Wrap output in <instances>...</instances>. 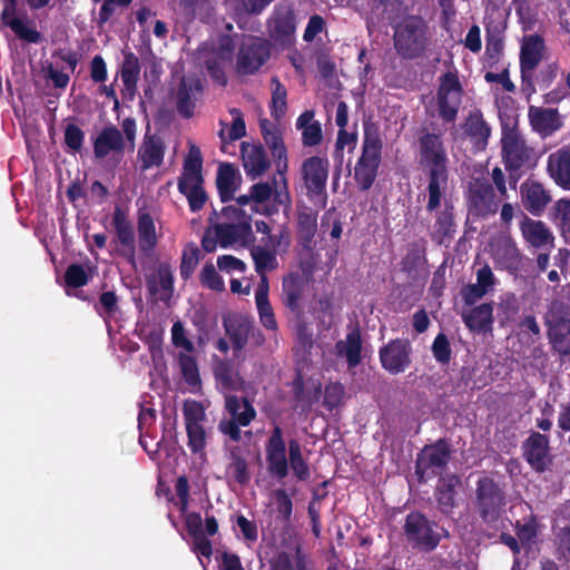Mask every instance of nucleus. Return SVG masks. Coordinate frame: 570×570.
Here are the masks:
<instances>
[{
	"mask_svg": "<svg viewBox=\"0 0 570 570\" xmlns=\"http://www.w3.org/2000/svg\"><path fill=\"white\" fill-rule=\"evenodd\" d=\"M448 163V154L441 135L424 132L419 137V166L424 171L428 181L425 209L430 214L435 213L430 236L439 245L451 240L456 232L453 205L445 204L444 208L439 210L449 188Z\"/></svg>",
	"mask_w": 570,
	"mask_h": 570,
	"instance_id": "obj_1",
	"label": "nucleus"
},
{
	"mask_svg": "<svg viewBox=\"0 0 570 570\" xmlns=\"http://www.w3.org/2000/svg\"><path fill=\"white\" fill-rule=\"evenodd\" d=\"M209 222L222 248L234 245L247 246L255 239L252 215L235 205L224 206L219 213L214 210Z\"/></svg>",
	"mask_w": 570,
	"mask_h": 570,
	"instance_id": "obj_2",
	"label": "nucleus"
},
{
	"mask_svg": "<svg viewBox=\"0 0 570 570\" xmlns=\"http://www.w3.org/2000/svg\"><path fill=\"white\" fill-rule=\"evenodd\" d=\"M429 26L421 16H406L393 27V46L404 60H416L425 56L429 48Z\"/></svg>",
	"mask_w": 570,
	"mask_h": 570,
	"instance_id": "obj_3",
	"label": "nucleus"
},
{
	"mask_svg": "<svg viewBox=\"0 0 570 570\" xmlns=\"http://www.w3.org/2000/svg\"><path fill=\"white\" fill-rule=\"evenodd\" d=\"M383 141L375 124H364L361 156L354 167V180L361 191H367L379 175L382 163Z\"/></svg>",
	"mask_w": 570,
	"mask_h": 570,
	"instance_id": "obj_4",
	"label": "nucleus"
},
{
	"mask_svg": "<svg viewBox=\"0 0 570 570\" xmlns=\"http://www.w3.org/2000/svg\"><path fill=\"white\" fill-rule=\"evenodd\" d=\"M474 505L483 523L494 525L507 505L504 487L492 476L483 475L476 481Z\"/></svg>",
	"mask_w": 570,
	"mask_h": 570,
	"instance_id": "obj_5",
	"label": "nucleus"
},
{
	"mask_svg": "<svg viewBox=\"0 0 570 570\" xmlns=\"http://www.w3.org/2000/svg\"><path fill=\"white\" fill-rule=\"evenodd\" d=\"M547 337L551 348L560 356L570 355V306L553 299L543 316Z\"/></svg>",
	"mask_w": 570,
	"mask_h": 570,
	"instance_id": "obj_6",
	"label": "nucleus"
},
{
	"mask_svg": "<svg viewBox=\"0 0 570 570\" xmlns=\"http://www.w3.org/2000/svg\"><path fill=\"white\" fill-rule=\"evenodd\" d=\"M406 541L421 551L431 552L440 544V525L419 511L410 512L403 524Z\"/></svg>",
	"mask_w": 570,
	"mask_h": 570,
	"instance_id": "obj_7",
	"label": "nucleus"
},
{
	"mask_svg": "<svg viewBox=\"0 0 570 570\" xmlns=\"http://www.w3.org/2000/svg\"><path fill=\"white\" fill-rule=\"evenodd\" d=\"M452 458V449L448 439H439L434 443L426 444L417 453L415 461V474L420 482L433 476H441Z\"/></svg>",
	"mask_w": 570,
	"mask_h": 570,
	"instance_id": "obj_8",
	"label": "nucleus"
},
{
	"mask_svg": "<svg viewBox=\"0 0 570 570\" xmlns=\"http://www.w3.org/2000/svg\"><path fill=\"white\" fill-rule=\"evenodd\" d=\"M463 87L458 71H446L439 78L436 105L439 117L445 124L456 120L462 104Z\"/></svg>",
	"mask_w": 570,
	"mask_h": 570,
	"instance_id": "obj_9",
	"label": "nucleus"
},
{
	"mask_svg": "<svg viewBox=\"0 0 570 570\" xmlns=\"http://www.w3.org/2000/svg\"><path fill=\"white\" fill-rule=\"evenodd\" d=\"M225 409L230 415L229 420H222L218 430L232 441L242 440L240 426H248L256 417L257 412L247 397H239L234 394L225 396Z\"/></svg>",
	"mask_w": 570,
	"mask_h": 570,
	"instance_id": "obj_10",
	"label": "nucleus"
},
{
	"mask_svg": "<svg viewBox=\"0 0 570 570\" xmlns=\"http://www.w3.org/2000/svg\"><path fill=\"white\" fill-rule=\"evenodd\" d=\"M330 163L327 158L312 156L306 158L301 167L302 179L309 200L322 202L325 207L327 200L326 184L328 178Z\"/></svg>",
	"mask_w": 570,
	"mask_h": 570,
	"instance_id": "obj_11",
	"label": "nucleus"
},
{
	"mask_svg": "<svg viewBox=\"0 0 570 570\" xmlns=\"http://www.w3.org/2000/svg\"><path fill=\"white\" fill-rule=\"evenodd\" d=\"M269 39L278 47L288 48L295 41L296 14L291 4L278 3L266 20Z\"/></svg>",
	"mask_w": 570,
	"mask_h": 570,
	"instance_id": "obj_12",
	"label": "nucleus"
},
{
	"mask_svg": "<svg viewBox=\"0 0 570 570\" xmlns=\"http://www.w3.org/2000/svg\"><path fill=\"white\" fill-rule=\"evenodd\" d=\"M466 204L469 215L475 218H485L494 215L499 209L492 185L483 178H475L469 184Z\"/></svg>",
	"mask_w": 570,
	"mask_h": 570,
	"instance_id": "obj_13",
	"label": "nucleus"
},
{
	"mask_svg": "<svg viewBox=\"0 0 570 570\" xmlns=\"http://www.w3.org/2000/svg\"><path fill=\"white\" fill-rule=\"evenodd\" d=\"M413 347L409 338H394L379 350L383 370L392 375L404 373L412 364Z\"/></svg>",
	"mask_w": 570,
	"mask_h": 570,
	"instance_id": "obj_14",
	"label": "nucleus"
},
{
	"mask_svg": "<svg viewBox=\"0 0 570 570\" xmlns=\"http://www.w3.org/2000/svg\"><path fill=\"white\" fill-rule=\"evenodd\" d=\"M252 197V210L263 206L271 198L274 203L283 206L284 213L292 207V197L288 190L286 174L279 175V180L273 178V183H256L249 187Z\"/></svg>",
	"mask_w": 570,
	"mask_h": 570,
	"instance_id": "obj_15",
	"label": "nucleus"
},
{
	"mask_svg": "<svg viewBox=\"0 0 570 570\" xmlns=\"http://www.w3.org/2000/svg\"><path fill=\"white\" fill-rule=\"evenodd\" d=\"M308 289V278L298 272L289 273L282 281V303L297 322L304 320V296Z\"/></svg>",
	"mask_w": 570,
	"mask_h": 570,
	"instance_id": "obj_16",
	"label": "nucleus"
},
{
	"mask_svg": "<svg viewBox=\"0 0 570 570\" xmlns=\"http://www.w3.org/2000/svg\"><path fill=\"white\" fill-rule=\"evenodd\" d=\"M271 57V45L267 40L252 37L244 42L237 57V71L242 75H253Z\"/></svg>",
	"mask_w": 570,
	"mask_h": 570,
	"instance_id": "obj_17",
	"label": "nucleus"
},
{
	"mask_svg": "<svg viewBox=\"0 0 570 570\" xmlns=\"http://www.w3.org/2000/svg\"><path fill=\"white\" fill-rule=\"evenodd\" d=\"M267 471L272 476L283 480L288 474V461L286 458V443L283 438V430L275 425L271 436L265 444Z\"/></svg>",
	"mask_w": 570,
	"mask_h": 570,
	"instance_id": "obj_18",
	"label": "nucleus"
},
{
	"mask_svg": "<svg viewBox=\"0 0 570 570\" xmlns=\"http://www.w3.org/2000/svg\"><path fill=\"white\" fill-rule=\"evenodd\" d=\"M546 50L544 40L537 33L523 37L520 50V72L522 83H531L533 71L541 62Z\"/></svg>",
	"mask_w": 570,
	"mask_h": 570,
	"instance_id": "obj_19",
	"label": "nucleus"
},
{
	"mask_svg": "<svg viewBox=\"0 0 570 570\" xmlns=\"http://www.w3.org/2000/svg\"><path fill=\"white\" fill-rule=\"evenodd\" d=\"M501 142L502 157L507 169L518 170L530 159L529 149L517 130H504Z\"/></svg>",
	"mask_w": 570,
	"mask_h": 570,
	"instance_id": "obj_20",
	"label": "nucleus"
},
{
	"mask_svg": "<svg viewBox=\"0 0 570 570\" xmlns=\"http://www.w3.org/2000/svg\"><path fill=\"white\" fill-rule=\"evenodd\" d=\"M523 458L538 473H543L552 460L549 455V439L539 432H532L522 445Z\"/></svg>",
	"mask_w": 570,
	"mask_h": 570,
	"instance_id": "obj_21",
	"label": "nucleus"
},
{
	"mask_svg": "<svg viewBox=\"0 0 570 570\" xmlns=\"http://www.w3.org/2000/svg\"><path fill=\"white\" fill-rule=\"evenodd\" d=\"M495 267L517 275L522 268V254L511 238H502L492 245Z\"/></svg>",
	"mask_w": 570,
	"mask_h": 570,
	"instance_id": "obj_22",
	"label": "nucleus"
},
{
	"mask_svg": "<svg viewBox=\"0 0 570 570\" xmlns=\"http://www.w3.org/2000/svg\"><path fill=\"white\" fill-rule=\"evenodd\" d=\"M259 128L265 144L271 149L276 173L278 175L286 174L288 169L287 149L279 129L267 119L259 121Z\"/></svg>",
	"mask_w": 570,
	"mask_h": 570,
	"instance_id": "obj_23",
	"label": "nucleus"
},
{
	"mask_svg": "<svg viewBox=\"0 0 570 570\" xmlns=\"http://www.w3.org/2000/svg\"><path fill=\"white\" fill-rule=\"evenodd\" d=\"M520 195L524 208L534 216H540L552 200L550 191L541 183L530 178L521 184Z\"/></svg>",
	"mask_w": 570,
	"mask_h": 570,
	"instance_id": "obj_24",
	"label": "nucleus"
},
{
	"mask_svg": "<svg viewBox=\"0 0 570 570\" xmlns=\"http://www.w3.org/2000/svg\"><path fill=\"white\" fill-rule=\"evenodd\" d=\"M2 4L1 20L3 24L9 27L19 39L29 43H38L41 40V33L16 16L18 0H2Z\"/></svg>",
	"mask_w": 570,
	"mask_h": 570,
	"instance_id": "obj_25",
	"label": "nucleus"
},
{
	"mask_svg": "<svg viewBox=\"0 0 570 570\" xmlns=\"http://www.w3.org/2000/svg\"><path fill=\"white\" fill-rule=\"evenodd\" d=\"M528 116L533 131L543 138L553 135L563 126L558 109L530 106Z\"/></svg>",
	"mask_w": 570,
	"mask_h": 570,
	"instance_id": "obj_26",
	"label": "nucleus"
},
{
	"mask_svg": "<svg viewBox=\"0 0 570 570\" xmlns=\"http://www.w3.org/2000/svg\"><path fill=\"white\" fill-rule=\"evenodd\" d=\"M242 160L246 175L252 179L262 177L271 167V160L262 145L242 142Z\"/></svg>",
	"mask_w": 570,
	"mask_h": 570,
	"instance_id": "obj_27",
	"label": "nucleus"
},
{
	"mask_svg": "<svg viewBox=\"0 0 570 570\" xmlns=\"http://www.w3.org/2000/svg\"><path fill=\"white\" fill-rule=\"evenodd\" d=\"M362 334L358 325L348 328L345 340L335 343V353L346 360L348 368L356 367L362 362Z\"/></svg>",
	"mask_w": 570,
	"mask_h": 570,
	"instance_id": "obj_28",
	"label": "nucleus"
},
{
	"mask_svg": "<svg viewBox=\"0 0 570 570\" xmlns=\"http://www.w3.org/2000/svg\"><path fill=\"white\" fill-rule=\"evenodd\" d=\"M165 151L166 146L160 136L146 134L138 149V159L141 170L161 166Z\"/></svg>",
	"mask_w": 570,
	"mask_h": 570,
	"instance_id": "obj_29",
	"label": "nucleus"
},
{
	"mask_svg": "<svg viewBox=\"0 0 570 570\" xmlns=\"http://www.w3.org/2000/svg\"><path fill=\"white\" fill-rule=\"evenodd\" d=\"M125 141L121 131L114 125L102 128L94 141V154L96 158H105L110 153L122 154Z\"/></svg>",
	"mask_w": 570,
	"mask_h": 570,
	"instance_id": "obj_30",
	"label": "nucleus"
},
{
	"mask_svg": "<svg viewBox=\"0 0 570 570\" xmlns=\"http://www.w3.org/2000/svg\"><path fill=\"white\" fill-rule=\"evenodd\" d=\"M547 170L557 186L570 190V148H561L551 154Z\"/></svg>",
	"mask_w": 570,
	"mask_h": 570,
	"instance_id": "obj_31",
	"label": "nucleus"
},
{
	"mask_svg": "<svg viewBox=\"0 0 570 570\" xmlns=\"http://www.w3.org/2000/svg\"><path fill=\"white\" fill-rule=\"evenodd\" d=\"M520 230L524 240L535 248L553 246L554 237L541 220H533L523 215Z\"/></svg>",
	"mask_w": 570,
	"mask_h": 570,
	"instance_id": "obj_32",
	"label": "nucleus"
},
{
	"mask_svg": "<svg viewBox=\"0 0 570 570\" xmlns=\"http://www.w3.org/2000/svg\"><path fill=\"white\" fill-rule=\"evenodd\" d=\"M461 484L460 478L455 473L441 475L435 490V499L442 513L449 514L456 505V488Z\"/></svg>",
	"mask_w": 570,
	"mask_h": 570,
	"instance_id": "obj_33",
	"label": "nucleus"
},
{
	"mask_svg": "<svg viewBox=\"0 0 570 570\" xmlns=\"http://www.w3.org/2000/svg\"><path fill=\"white\" fill-rule=\"evenodd\" d=\"M140 73L139 59L134 52L124 55L121 63L120 77L124 83L121 90L122 97L132 100L137 92V82Z\"/></svg>",
	"mask_w": 570,
	"mask_h": 570,
	"instance_id": "obj_34",
	"label": "nucleus"
},
{
	"mask_svg": "<svg viewBox=\"0 0 570 570\" xmlns=\"http://www.w3.org/2000/svg\"><path fill=\"white\" fill-rule=\"evenodd\" d=\"M317 212L308 206L297 208V236L304 248H311L317 232Z\"/></svg>",
	"mask_w": 570,
	"mask_h": 570,
	"instance_id": "obj_35",
	"label": "nucleus"
},
{
	"mask_svg": "<svg viewBox=\"0 0 570 570\" xmlns=\"http://www.w3.org/2000/svg\"><path fill=\"white\" fill-rule=\"evenodd\" d=\"M237 174L233 164L225 163L218 167L216 187L222 203H228L235 198V193L239 187Z\"/></svg>",
	"mask_w": 570,
	"mask_h": 570,
	"instance_id": "obj_36",
	"label": "nucleus"
},
{
	"mask_svg": "<svg viewBox=\"0 0 570 570\" xmlns=\"http://www.w3.org/2000/svg\"><path fill=\"white\" fill-rule=\"evenodd\" d=\"M138 246L145 255H150L157 246V234L154 218L148 212H138L137 219Z\"/></svg>",
	"mask_w": 570,
	"mask_h": 570,
	"instance_id": "obj_37",
	"label": "nucleus"
},
{
	"mask_svg": "<svg viewBox=\"0 0 570 570\" xmlns=\"http://www.w3.org/2000/svg\"><path fill=\"white\" fill-rule=\"evenodd\" d=\"M177 188L187 198L191 213L202 210L208 200V195L204 188V179H178Z\"/></svg>",
	"mask_w": 570,
	"mask_h": 570,
	"instance_id": "obj_38",
	"label": "nucleus"
},
{
	"mask_svg": "<svg viewBox=\"0 0 570 570\" xmlns=\"http://www.w3.org/2000/svg\"><path fill=\"white\" fill-rule=\"evenodd\" d=\"M464 132L478 147H485L491 135V127L484 120L481 110L471 111L465 119Z\"/></svg>",
	"mask_w": 570,
	"mask_h": 570,
	"instance_id": "obj_39",
	"label": "nucleus"
},
{
	"mask_svg": "<svg viewBox=\"0 0 570 570\" xmlns=\"http://www.w3.org/2000/svg\"><path fill=\"white\" fill-rule=\"evenodd\" d=\"M116 239L120 246H128L136 243L135 228L126 210L116 206L111 216Z\"/></svg>",
	"mask_w": 570,
	"mask_h": 570,
	"instance_id": "obj_40",
	"label": "nucleus"
},
{
	"mask_svg": "<svg viewBox=\"0 0 570 570\" xmlns=\"http://www.w3.org/2000/svg\"><path fill=\"white\" fill-rule=\"evenodd\" d=\"M191 91H203V85L200 80H181L177 92V111L181 117L186 119L193 117L196 107L195 101L190 96Z\"/></svg>",
	"mask_w": 570,
	"mask_h": 570,
	"instance_id": "obj_41",
	"label": "nucleus"
},
{
	"mask_svg": "<svg viewBox=\"0 0 570 570\" xmlns=\"http://www.w3.org/2000/svg\"><path fill=\"white\" fill-rule=\"evenodd\" d=\"M224 327L234 352L238 353L244 350L253 331V323L247 318L235 320L230 323L225 321Z\"/></svg>",
	"mask_w": 570,
	"mask_h": 570,
	"instance_id": "obj_42",
	"label": "nucleus"
},
{
	"mask_svg": "<svg viewBox=\"0 0 570 570\" xmlns=\"http://www.w3.org/2000/svg\"><path fill=\"white\" fill-rule=\"evenodd\" d=\"M465 325L478 332H485L493 323V306L491 303H483L474 308L468 315L463 316Z\"/></svg>",
	"mask_w": 570,
	"mask_h": 570,
	"instance_id": "obj_43",
	"label": "nucleus"
},
{
	"mask_svg": "<svg viewBox=\"0 0 570 570\" xmlns=\"http://www.w3.org/2000/svg\"><path fill=\"white\" fill-rule=\"evenodd\" d=\"M230 462L227 465L226 473L239 485H247L250 481V472L247 460L242 455L238 448L230 450Z\"/></svg>",
	"mask_w": 570,
	"mask_h": 570,
	"instance_id": "obj_44",
	"label": "nucleus"
},
{
	"mask_svg": "<svg viewBox=\"0 0 570 570\" xmlns=\"http://www.w3.org/2000/svg\"><path fill=\"white\" fill-rule=\"evenodd\" d=\"M272 86L269 111L275 120H279L287 111V89L276 76L272 78Z\"/></svg>",
	"mask_w": 570,
	"mask_h": 570,
	"instance_id": "obj_45",
	"label": "nucleus"
},
{
	"mask_svg": "<svg viewBox=\"0 0 570 570\" xmlns=\"http://www.w3.org/2000/svg\"><path fill=\"white\" fill-rule=\"evenodd\" d=\"M178 365L185 383L191 389L200 387L202 380L199 375L198 364L194 356L179 352Z\"/></svg>",
	"mask_w": 570,
	"mask_h": 570,
	"instance_id": "obj_46",
	"label": "nucleus"
},
{
	"mask_svg": "<svg viewBox=\"0 0 570 570\" xmlns=\"http://www.w3.org/2000/svg\"><path fill=\"white\" fill-rule=\"evenodd\" d=\"M203 157L200 149L191 146L187 157L184 160L183 171L178 179L196 180L204 179L203 177Z\"/></svg>",
	"mask_w": 570,
	"mask_h": 570,
	"instance_id": "obj_47",
	"label": "nucleus"
},
{
	"mask_svg": "<svg viewBox=\"0 0 570 570\" xmlns=\"http://www.w3.org/2000/svg\"><path fill=\"white\" fill-rule=\"evenodd\" d=\"M183 16L188 21L200 19L205 21L210 13V0H177Z\"/></svg>",
	"mask_w": 570,
	"mask_h": 570,
	"instance_id": "obj_48",
	"label": "nucleus"
},
{
	"mask_svg": "<svg viewBox=\"0 0 570 570\" xmlns=\"http://www.w3.org/2000/svg\"><path fill=\"white\" fill-rule=\"evenodd\" d=\"M291 386L293 392V399L297 403L296 406L302 405V407H311L314 404V402L318 400L321 394V385H318L315 389L313 396L311 395V393L305 392L304 377L299 371L293 379Z\"/></svg>",
	"mask_w": 570,
	"mask_h": 570,
	"instance_id": "obj_49",
	"label": "nucleus"
},
{
	"mask_svg": "<svg viewBox=\"0 0 570 570\" xmlns=\"http://www.w3.org/2000/svg\"><path fill=\"white\" fill-rule=\"evenodd\" d=\"M255 271L257 274H267L277 267L276 253L264 247H255L250 250Z\"/></svg>",
	"mask_w": 570,
	"mask_h": 570,
	"instance_id": "obj_50",
	"label": "nucleus"
},
{
	"mask_svg": "<svg viewBox=\"0 0 570 570\" xmlns=\"http://www.w3.org/2000/svg\"><path fill=\"white\" fill-rule=\"evenodd\" d=\"M199 283L203 287L208 288L214 292H224L225 291V282L223 277L218 274L216 267L213 263L207 262L199 275Z\"/></svg>",
	"mask_w": 570,
	"mask_h": 570,
	"instance_id": "obj_51",
	"label": "nucleus"
},
{
	"mask_svg": "<svg viewBox=\"0 0 570 570\" xmlns=\"http://www.w3.org/2000/svg\"><path fill=\"white\" fill-rule=\"evenodd\" d=\"M200 249L195 243H189L183 250L180 262V276L188 279L198 264Z\"/></svg>",
	"mask_w": 570,
	"mask_h": 570,
	"instance_id": "obj_52",
	"label": "nucleus"
},
{
	"mask_svg": "<svg viewBox=\"0 0 570 570\" xmlns=\"http://www.w3.org/2000/svg\"><path fill=\"white\" fill-rule=\"evenodd\" d=\"M431 351L435 361L441 365H448L452 358V348L448 336L439 333L433 340Z\"/></svg>",
	"mask_w": 570,
	"mask_h": 570,
	"instance_id": "obj_53",
	"label": "nucleus"
},
{
	"mask_svg": "<svg viewBox=\"0 0 570 570\" xmlns=\"http://www.w3.org/2000/svg\"><path fill=\"white\" fill-rule=\"evenodd\" d=\"M186 432L188 436V448L191 453L197 454L204 452L206 448V431L200 424H187Z\"/></svg>",
	"mask_w": 570,
	"mask_h": 570,
	"instance_id": "obj_54",
	"label": "nucleus"
},
{
	"mask_svg": "<svg viewBox=\"0 0 570 570\" xmlns=\"http://www.w3.org/2000/svg\"><path fill=\"white\" fill-rule=\"evenodd\" d=\"M514 528L521 542H532L538 535V518L534 514H530L523 519V522L517 521Z\"/></svg>",
	"mask_w": 570,
	"mask_h": 570,
	"instance_id": "obj_55",
	"label": "nucleus"
},
{
	"mask_svg": "<svg viewBox=\"0 0 570 570\" xmlns=\"http://www.w3.org/2000/svg\"><path fill=\"white\" fill-rule=\"evenodd\" d=\"M345 387L340 382L330 383L324 389L323 405L328 411L338 407L344 399Z\"/></svg>",
	"mask_w": 570,
	"mask_h": 570,
	"instance_id": "obj_56",
	"label": "nucleus"
},
{
	"mask_svg": "<svg viewBox=\"0 0 570 570\" xmlns=\"http://www.w3.org/2000/svg\"><path fill=\"white\" fill-rule=\"evenodd\" d=\"M185 425L200 424L206 421V413L203 404L196 400H186L183 404Z\"/></svg>",
	"mask_w": 570,
	"mask_h": 570,
	"instance_id": "obj_57",
	"label": "nucleus"
},
{
	"mask_svg": "<svg viewBox=\"0 0 570 570\" xmlns=\"http://www.w3.org/2000/svg\"><path fill=\"white\" fill-rule=\"evenodd\" d=\"M274 499L276 502L277 519L284 523L291 521L293 514V501L285 489H277L274 491Z\"/></svg>",
	"mask_w": 570,
	"mask_h": 570,
	"instance_id": "obj_58",
	"label": "nucleus"
},
{
	"mask_svg": "<svg viewBox=\"0 0 570 570\" xmlns=\"http://www.w3.org/2000/svg\"><path fill=\"white\" fill-rule=\"evenodd\" d=\"M556 558L570 564V525L561 528L556 534Z\"/></svg>",
	"mask_w": 570,
	"mask_h": 570,
	"instance_id": "obj_59",
	"label": "nucleus"
},
{
	"mask_svg": "<svg viewBox=\"0 0 570 570\" xmlns=\"http://www.w3.org/2000/svg\"><path fill=\"white\" fill-rule=\"evenodd\" d=\"M89 281V276L85 267L80 264H70L65 272V283L68 287L79 288L85 286Z\"/></svg>",
	"mask_w": 570,
	"mask_h": 570,
	"instance_id": "obj_60",
	"label": "nucleus"
},
{
	"mask_svg": "<svg viewBox=\"0 0 570 570\" xmlns=\"http://www.w3.org/2000/svg\"><path fill=\"white\" fill-rule=\"evenodd\" d=\"M261 324L272 332H277L278 324L269 299L255 301Z\"/></svg>",
	"mask_w": 570,
	"mask_h": 570,
	"instance_id": "obj_61",
	"label": "nucleus"
},
{
	"mask_svg": "<svg viewBox=\"0 0 570 570\" xmlns=\"http://www.w3.org/2000/svg\"><path fill=\"white\" fill-rule=\"evenodd\" d=\"M215 379L226 390H237L238 380L234 375L233 367L227 362H220L214 370Z\"/></svg>",
	"mask_w": 570,
	"mask_h": 570,
	"instance_id": "obj_62",
	"label": "nucleus"
},
{
	"mask_svg": "<svg viewBox=\"0 0 570 570\" xmlns=\"http://www.w3.org/2000/svg\"><path fill=\"white\" fill-rule=\"evenodd\" d=\"M171 342L174 346L185 350L187 353L195 351L194 343L187 337L181 321H176L171 326Z\"/></svg>",
	"mask_w": 570,
	"mask_h": 570,
	"instance_id": "obj_63",
	"label": "nucleus"
},
{
	"mask_svg": "<svg viewBox=\"0 0 570 570\" xmlns=\"http://www.w3.org/2000/svg\"><path fill=\"white\" fill-rule=\"evenodd\" d=\"M65 144L72 151H80L82 148L85 134L82 129L75 125L68 124L65 128Z\"/></svg>",
	"mask_w": 570,
	"mask_h": 570,
	"instance_id": "obj_64",
	"label": "nucleus"
}]
</instances>
